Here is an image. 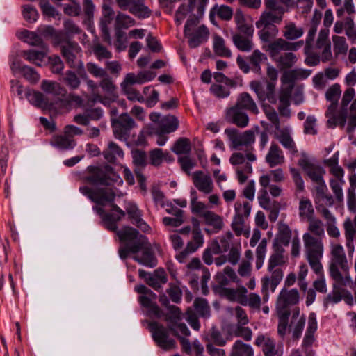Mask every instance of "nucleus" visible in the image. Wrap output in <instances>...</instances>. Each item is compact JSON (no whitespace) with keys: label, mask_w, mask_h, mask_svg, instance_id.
Listing matches in <instances>:
<instances>
[{"label":"nucleus","mask_w":356,"mask_h":356,"mask_svg":"<svg viewBox=\"0 0 356 356\" xmlns=\"http://www.w3.org/2000/svg\"><path fill=\"white\" fill-rule=\"evenodd\" d=\"M114 12L112 8L109 6H107L104 9V16L100 20V30L102 32V38L104 42L111 44V38L110 35L109 30H108V24H111L113 18Z\"/></svg>","instance_id":"393cba45"},{"label":"nucleus","mask_w":356,"mask_h":356,"mask_svg":"<svg viewBox=\"0 0 356 356\" xmlns=\"http://www.w3.org/2000/svg\"><path fill=\"white\" fill-rule=\"evenodd\" d=\"M267 59L266 55L258 49L254 50L251 55L247 57V60L251 65V70L258 74H261L262 73L261 63L267 60Z\"/></svg>","instance_id":"e433bc0d"},{"label":"nucleus","mask_w":356,"mask_h":356,"mask_svg":"<svg viewBox=\"0 0 356 356\" xmlns=\"http://www.w3.org/2000/svg\"><path fill=\"white\" fill-rule=\"evenodd\" d=\"M345 230V237L346 240V246L350 249L351 252L354 251L353 241L356 237V214L354 219L347 218L343 222Z\"/></svg>","instance_id":"2f4dec72"},{"label":"nucleus","mask_w":356,"mask_h":356,"mask_svg":"<svg viewBox=\"0 0 356 356\" xmlns=\"http://www.w3.org/2000/svg\"><path fill=\"white\" fill-rule=\"evenodd\" d=\"M260 29L258 32L259 37L263 42H270L274 39L277 33L278 29L277 26H266L262 25L261 27H257Z\"/></svg>","instance_id":"de8ad7c7"},{"label":"nucleus","mask_w":356,"mask_h":356,"mask_svg":"<svg viewBox=\"0 0 356 356\" xmlns=\"http://www.w3.org/2000/svg\"><path fill=\"white\" fill-rule=\"evenodd\" d=\"M308 231L302 236L304 253L311 268L316 274L323 273V258L324 245L322 238L325 236L323 222L316 218L307 220Z\"/></svg>","instance_id":"f257e3e1"},{"label":"nucleus","mask_w":356,"mask_h":356,"mask_svg":"<svg viewBox=\"0 0 356 356\" xmlns=\"http://www.w3.org/2000/svg\"><path fill=\"white\" fill-rule=\"evenodd\" d=\"M129 12L138 18H147L151 15V10L144 4V0H134Z\"/></svg>","instance_id":"37998d69"},{"label":"nucleus","mask_w":356,"mask_h":356,"mask_svg":"<svg viewBox=\"0 0 356 356\" xmlns=\"http://www.w3.org/2000/svg\"><path fill=\"white\" fill-rule=\"evenodd\" d=\"M29 101L37 107L42 108H51L54 103L49 102L48 98L42 92L32 91L27 92Z\"/></svg>","instance_id":"72a5a7b5"},{"label":"nucleus","mask_w":356,"mask_h":356,"mask_svg":"<svg viewBox=\"0 0 356 356\" xmlns=\"http://www.w3.org/2000/svg\"><path fill=\"white\" fill-rule=\"evenodd\" d=\"M291 238V231L286 225H282L279 228V232L274 241L281 246H288Z\"/></svg>","instance_id":"3c124183"},{"label":"nucleus","mask_w":356,"mask_h":356,"mask_svg":"<svg viewBox=\"0 0 356 356\" xmlns=\"http://www.w3.org/2000/svg\"><path fill=\"white\" fill-rule=\"evenodd\" d=\"M61 80L72 90L77 89L81 84L79 76L72 70H67L65 73L63 74Z\"/></svg>","instance_id":"864d4df0"},{"label":"nucleus","mask_w":356,"mask_h":356,"mask_svg":"<svg viewBox=\"0 0 356 356\" xmlns=\"http://www.w3.org/2000/svg\"><path fill=\"white\" fill-rule=\"evenodd\" d=\"M54 44L60 47L61 54L70 68L76 69L80 77L83 79L88 78L81 60H78V56L81 52V48L76 42L71 41L60 35H56Z\"/></svg>","instance_id":"7ed1b4c3"},{"label":"nucleus","mask_w":356,"mask_h":356,"mask_svg":"<svg viewBox=\"0 0 356 356\" xmlns=\"http://www.w3.org/2000/svg\"><path fill=\"white\" fill-rule=\"evenodd\" d=\"M117 235L123 243L118 250L122 259H127L129 253H138L140 248L145 244L143 235L131 227H123L117 232Z\"/></svg>","instance_id":"20e7f679"},{"label":"nucleus","mask_w":356,"mask_h":356,"mask_svg":"<svg viewBox=\"0 0 356 356\" xmlns=\"http://www.w3.org/2000/svg\"><path fill=\"white\" fill-rule=\"evenodd\" d=\"M204 218L205 224L214 228V231L220 232L222 229L224 223L222 218L213 211H206L201 214Z\"/></svg>","instance_id":"58836bf2"},{"label":"nucleus","mask_w":356,"mask_h":356,"mask_svg":"<svg viewBox=\"0 0 356 356\" xmlns=\"http://www.w3.org/2000/svg\"><path fill=\"white\" fill-rule=\"evenodd\" d=\"M143 238L145 244L140 248L141 253L135 254L133 259L140 264L147 267L154 268L157 265V259L147 237L143 235Z\"/></svg>","instance_id":"a211bd4d"},{"label":"nucleus","mask_w":356,"mask_h":356,"mask_svg":"<svg viewBox=\"0 0 356 356\" xmlns=\"http://www.w3.org/2000/svg\"><path fill=\"white\" fill-rule=\"evenodd\" d=\"M234 106L241 110L244 109L250 111L254 114H257L259 113V109L255 102L248 92L241 93L238 95Z\"/></svg>","instance_id":"c85d7f7f"},{"label":"nucleus","mask_w":356,"mask_h":356,"mask_svg":"<svg viewBox=\"0 0 356 356\" xmlns=\"http://www.w3.org/2000/svg\"><path fill=\"white\" fill-rule=\"evenodd\" d=\"M134 120L127 113L120 115L118 119L112 120L113 133L117 138L126 139L130 130L135 127Z\"/></svg>","instance_id":"dca6fc26"},{"label":"nucleus","mask_w":356,"mask_h":356,"mask_svg":"<svg viewBox=\"0 0 356 356\" xmlns=\"http://www.w3.org/2000/svg\"><path fill=\"white\" fill-rule=\"evenodd\" d=\"M272 81H252L250 83V88L257 94L260 102L268 100L271 104L277 102L275 86Z\"/></svg>","instance_id":"f8f14e48"},{"label":"nucleus","mask_w":356,"mask_h":356,"mask_svg":"<svg viewBox=\"0 0 356 356\" xmlns=\"http://www.w3.org/2000/svg\"><path fill=\"white\" fill-rule=\"evenodd\" d=\"M254 351L252 346L243 343L241 340H236L233 344L230 356H253Z\"/></svg>","instance_id":"a18cd8bd"},{"label":"nucleus","mask_w":356,"mask_h":356,"mask_svg":"<svg viewBox=\"0 0 356 356\" xmlns=\"http://www.w3.org/2000/svg\"><path fill=\"white\" fill-rule=\"evenodd\" d=\"M282 33L284 38L290 42L301 38L304 34V29L297 26L295 22L286 21Z\"/></svg>","instance_id":"a878e982"},{"label":"nucleus","mask_w":356,"mask_h":356,"mask_svg":"<svg viewBox=\"0 0 356 356\" xmlns=\"http://www.w3.org/2000/svg\"><path fill=\"white\" fill-rule=\"evenodd\" d=\"M50 143L53 147L65 151L73 149L76 145V140L71 138L65 131L61 134L54 136Z\"/></svg>","instance_id":"5701e85b"},{"label":"nucleus","mask_w":356,"mask_h":356,"mask_svg":"<svg viewBox=\"0 0 356 356\" xmlns=\"http://www.w3.org/2000/svg\"><path fill=\"white\" fill-rule=\"evenodd\" d=\"M274 252L271 254L269 261L268 269L272 271L275 267L282 266L285 264L286 259L283 254L284 249L280 244L273 243Z\"/></svg>","instance_id":"7c9ffc66"},{"label":"nucleus","mask_w":356,"mask_h":356,"mask_svg":"<svg viewBox=\"0 0 356 356\" xmlns=\"http://www.w3.org/2000/svg\"><path fill=\"white\" fill-rule=\"evenodd\" d=\"M135 24L136 21L132 17L119 13L115 17V29H128Z\"/></svg>","instance_id":"052dcab7"},{"label":"nucleus","mask_w":356,"mask_h":356,"mask_svg":"<svg viewBox=\"0 0 356 356\" xmlns=\"http://www.w3.org/2000/svg\"><path fill=\"white\" fill-rule=\"evenodd\" d=\"M135 291L141 294L138 297V301L140 305L149 309V314H152L156 318H161L163 313L159 306L154 302L156 295L145 285H138L135 286Z\"/></svg>","instance_id":"1a4fd4ad"},{"label":"nucleus","mask_w":356,"mask_h":356,"mask_svg":"<svg viewBox=\"0 0 356 356\" xmlns=\"http://www.w3.org/2000/svg\"><path fill=\"white\" fill-rule=\"evenodd\" d=\"M124 216H121L120 213H107L104 216V226L108 230L115 232L117 233L118 230L116 222L120 221Z\"/></svg>","instance_id":"680f3d73"},{"label":"nucleus","mask_w":356,"mask_h":356,"mask_svg":"<svg viewBox=\"0 0 356 356\" xmlns=\"http://www.w3.org/2000/svg\"><path fill=\"white\" fill-rule=\"evenodd\" d=\"M122 91L126 95L127 99L130 101H138L144 102L145 98L138 90L134 88L131 86H121Z\"/></svg>","instance_id":"774afa93"},{"label":"nucleus","mask_w":356,"mask_h":356,"mask_svg":"<svg viewBox=\"0 0 356 356\" xmlns=\"http://www.w3.org/2000/svg\"><path fill=\"white\" fill-rule=\"evenodd\" d=\"M298 164L312 181L316 184V186L325 185L323 178L324 170L321 166L312 163L305 153L302 154V158L298 161Z\"/></svg>","instance_id":"ddd939ff"},{"label":"nucleus","mask_w":356,"mask_h":356,"mask_svg":"<svg viewBox=\"0 0 356 356\" xmlns=\"http://www.w3.org/2000/svg\"><path fill=\"white\" fill-rule=\"evenodd\" d=\"M347 112L346 110L341 109L340 112L334 115L327 120V126L333 128L336 126L343 127L346 122Z\"/></svg>","instance_id":"13d9d810"},{"label":"nucleus","mask_w":356,"mask_h":356,"mask_svg":"<svg viewBox=\"0 0 356 356\" xmlns=\"http://www.w3.org/2000/svg\"><path fill=\"white\" fill-rule=\"evenodd\" d=\"M196 0H189V4L187 7L185 4H181L175 13V21L178 25H180L185 19L188 13L191 12L195 8Z\"/></svg>","instance_id":"4d7b16f0"},{"label":"nucleus","mask_w":356,"mask_h":356,"mask_svg":"<svg viewBox=\"0 0 356 356\" xmlns=\"http://www.w3.org/2000/svg\"><path fill=\"white\" fill-rule=\"evenodd\" d=\"M236 214L234 218H240V220H243L250 216L251 211V205L248 202L243 203L237 201L234 205Z\"/></svg>","instance_id":"e2e57ef3"},{"label":"nucleus","mask_w":356,"mask_h":356,"mask_svg":"<svg viewBox=\"0 0 356 356\" xmlns=\"http://www.w3.org/2000/svg\"><path fill=\"white\" fill-rule=\"evenodd\" d=\"M19 38L31 46L38 47L43 50H47V46L42 38L35 32L24 30L21 32Z\"/></svg>","instance_id":"f704fd0d"},{"label":"nucleus","mask_w":356,"mask_h":356,"mask_svg":"<svg viewBox=\"0 0 356 356\" xmlns=\"http://www.w3.org/2000/svg\"><path fill=\"white\" fill-rule=\"evenodd\" d=\"M86 69L87 72L95 78L102 79L108 74L107 70L105 68H102L92 62L87 63Z\"/></svg>","instance_id":"338daca9"},{"label":"nucleus","mask_w":356,"mask_h":356,"mask_svg":"<svg viewBox=\"0 0 356 356\" xmlns=\"http://www.w3.org/2000/svg\"><path fill=\"white\" fill-rule=\"evenodd\" d=\"M199 23V19L193 16L187 19L184 29V36L188 38V45L195 48L206 42L209 35V29L204 25L195 28Z\"/></svg>","instance_id":"39448f33"},{"label":"nucleus","mask_w":356,"mask_h":356,"mask_svg":"<svg viewBox=\"0 0 356 356\" xmlns=\"http://www.w3.org/2000/svg\"><path fill=\"white\" fill-rule=\"evenodd\" d=\"M276 62L280 70H286L291 68L297 62L298 58L295 54L286 52L273 59Z\"/></svg>","instance_id":"c9c22d12"},{"label":"nucleus","mask_w":356,"mask_h":356,"mask_svg":"<svg viewBox=\"0 0 356 356\" xmlns=\"http://www.w3.org/2000/svg\"><path fill=\"white\" fill-rule=\"evenodd\" d=\"M299 216L301 219L309 220L314 217V209L312 202L306 197H302L299 202Z\"/></svg>","instance_id":"49530a36"},{"label":"nucleus","mask_w":356,"mask_h":356,"mask_svg":"<svg viewBox=\"0 0 356 356\" xmlns=\"http://www.w3.org/2000/svg\"><path fill=\"white\" fill-rule=\"evenodd\" d=\"M113 169L110 165H106L104 168L96 166H88L86 174L83 176L84 183L92 185L108 186L115 181Z\"/></svg>","instance_id":"423d86ee"},{"label":"nucleus","mask_w":356,"mask_h":356,"mask_svg":"<svg viewBox=\"0 0 356 356\" xmlns=\"http://www.w3.org/2000/svg\"><path fill=\"white\" fill-rule=\"evenodd\" d=\"M103 156L109 163H115L117 159H122L124 156L123 150L114 142H110L108 148L104 150Z\"/></svg>","instance_id":"ea45409f"},{"label":"nucleus","mask_w":356,"mask_h":356,"mask_svg":"<svg viewBox=\"0 0 356 356\" xmlns=\"http://www.w3.org/2000/svg\"><path fill=\"white\" fill-rule=\"evenodd\" d=\"M213 50L218 56L221 57L229 58L232 56L231 51L225 46L224 39L218 35L214 38Z\"/></svg>","instance_id":"8fccbe9b"},{"label":"nucleus","mask_w":356,"mask_h":356,"mask_svg":"<svg viewBox=\"0 0 356 356\" xmlns=\"http://www.w3.org/2000/svg\"><path fill=\"white\" fill-rule=\"evenodd\" d=\"M258 197L259 205L265 210L273 212L280 209V204L277 201H271L266 189H261Z\"/></svg>","instance_id":"4c0bfd02"},{"label":"nucleus","mask_w":356,"mask_h":356,"mask_svg":"<svg viewBox=\"0 0 356 356\" xmlns=\"http://www.w3.org/2000/svg\"><path fill=\"white\" fill-rule=\"evenodd\" d=\"M243 305H248L251 309L259 311L261 308V299L255 293H250L245 300H241Z\"/></svg>","instance_id":"69168bd1"},{"label":"nucleus","mask_w":356,"mask_h":356,"mask_svg":"<svg viewBox=\"0 0 356 356\" xmlns=\"http://www.w3.org/2000/svg\"><path fill=\"white\" fill-rule=\"evenodd\" d=\"M193 306L195 312L200 316L207 318L210 315V307L208 302L202 298H197L195 299Z\"/></svg>","instance_id":"6e6d98bb"},{"label":"nucleus","mask_w":356,"mask_h":356,"mask_svg":"<svg viewBox=\"0 0 356 356\" xmlns=\"http://www.w3.org/2000/svg\"><path fill=\"white\" fill-rule=\"evenodd\" d=\"M329 32L328 29H321L319 32L316 45L318 49L324 48L323 53H326L327 50H328L330 54V41L328 39Z\"/></svg>","instance_id":"bf43d9fd"},{"label":"nucleus","mask_w":356,"mask_h":356,"mask_svg":"<svg viewBox=\"0 0 356 356\" xmlns=\"http://www.w3.org/2000/svg\"><path fill=\"white\" fill-rule=\"evenodd\" d=\"M265 160L270 168H274L284 163V155L277 144L275 143H271Z\"/></svg>","instance_id":"b1692460"},{"label":"nucleus","mask_w":356,"mask_h":356,"mask_svg":"<svg viewBox=\"0 0 356 356\" xmlns=\"http://www.w3.org/2000/svg\"><path fill=\"white\" fill-rule=\"evenodd\" d=\"M225 134L231 143V147L234 149H241L242 147L248 150H253L252 145L255 142V135L252 130L240 132L235 128H227Z\"/></svg>","instance_id":"6e6552de"},{"label":"nucleus","mask_w":356,"mask_h":356,"mask_svg":"<svg viewBox=\"0 0 356 356\" xmlns=\"http://www.w3.org/2000/svg\"><path fill=\"white\" fill-rule=\"evenodd\" d=\"M138 275L156 291L161 289L162 285L168 282L167 274L163 268H157L152 273L139 269Z\"/></svg>","instance_id":"f3484780"},{"label":"nucleus","mask_w":356,"mask_h":356,"mask_svg":"<svg viewBox=\"0 0 356 356\" xmlns=\"http://www.w3.org/2000/svg\"><path fill=\"white\" fill-rule=\"evenodd\" d=\"M304 44L303 40L295 42H289L284 38H277L267 45L264 46V49L268 52L270 57L275 59L279 56L282 51H297Z\"/></svg>","instance_id":"9b49d317"},{"label":"nucleus","mask_w":356,"mask_h":356,"mask_svg":"<svg viewBox=\"0 0 356 356\" xmlns=\"http://www.w3.org/2000/svg\"><path fill=\"white\" fill-rule=\"evenodd\" d=\"M207 343H211L218 346H224L227 343L225 339L222 332L216 327H212L207 332L204 337Z\"/></svg>","instance_id":"79ce46f5"},{"label":"nucleus","mask_w":356,"mask_h":356,"mask_svg":"<svg viewBox=\"0 0 356 356\" xmlns=\"http://www.w3.org/2000/svg\"><path fill=\"white\" fill-rule=\"evenodd\" d=\"M194 186L201 192L209 194L213 191V181L210 175L204 174L201 170L194 172L192 175Z\"/></svg>","instance_id":"412c9836"},{"label":"nucleus","mask_w":356,"mask_h":356,"mask_svg":"<svg viewBox=\"0 0 356 356\" xmlns=\"http://www.w3.org/2000/svg\"><path fill=\"white\" fill-rule=\"evenodd\" d=\"M148 329L152 334V339L156 345L164 350H170L176 347V341L170 337L169 325L165 327L163 325L151 321L148 323Z\"/></svg>","instance_id":"0eeeda50"},{"label":"nucleus","mask_w":356,"mask_h":356,"mask_svg":"<svg viewBox=\"0 0 356 356\" xmlns=\"http://www.w3.org/2000/svg\"><path fill=\"white\" fill-rule=\"evenodd\" d=\"M283 15L266 9L260 16L259 19L256 22L257 27H261L262 25L276 26L282 21Z\"/></svg>","instance_id":"c756f323"},{"label":"nucleus","mask_w":356,"mask_h":356,"mask_svg":"<svg viewBox=\"0 0 356 356\" xmlns=\"http://www.w3.org/2000/svg\"><path fill=\"white\" fill-rule=\"evenodd\" d=\"M225 120L227 122L234 124L241 128L247 127L249 122L247 113L235 106L226 110Z\"/></svg>","instance_id":"aec40b11"},{"label":"nucleus","mask_w":356,"mask_h":356,"mask_svg":"<svg viewBox=\"0 0 356 356\" xmlns=\"http://www.w3.org/2000/svg\"><path fill=\"white\" fill-rule=\"evenodd\" d=\"M343 285L337 284L336 282L333 284L332 291L327 296L324 300L325 306H327L329 303H337L342 300L343 295Z\"/></svg>","instance_id":"603ef678"},{"label":"nucleus","mask_w":356,"mask_h":356,"mask_svg":"<svg viewBox=\"0 0 356 356\" xmlns=\"http://www.w3.org/2000/svg\"><path fill=\"white\" fill-rule=\"evenodd\" d=\"M126 211L133 223L140 229H145L147 225L141 218V211L135 204L129 203L126 207Z\"/></svg>","instance_id":"c03bdc74"},{"label":"nucleus","mask_w":356,"mask_h":356,"mask_svg":"<svg viewBox=\"0 0 356 356\" xmlns=\"http://www.w3.org/2000/svg\"><path fill=\"white\" fill-rule=\"evenodd\" d=\"M349 270L347 257L342 245H333L330 252V261L329 264V273L332 279L337 284L347 286L350 282V276L346 274Z\"/></svg>","instance_id":"f03ea898"},{"label":"nucleus","mask_w":356,"mask_h":356,"mask_svg":"<svg viewBox=\"0 0 356 356\" xmlns=\"http://www.w3.org/2000/svg\"><path fill=\"white\" fill-rule=\"evenodd\" d=\"M99 86L104 92L111 97L113 101L116 100L118 97L117 91L118 88L108 74L100 80Z\"/></svg>","instance_id":"a19ab883"},{"label":"nucleus","mask_w":356,"mask_h":356,"mask_svg":"<svg viewBox=\"0 0 356 356\" xmlns=\"http://www.w3.org/2000/svg\"><path fill=\"white\" fill-rule=\"evenodd\" d=\"M172 150L176 154H188L191 150L190 140L186 138H180L175 143Z\"/></svg>","instance_id":"5fc2aeb1"},{"label":"nucleus","mask_w":356,"mask_h":356,"mask_svg":"<svg viewBox=\"0 0 356 356\" xmlns=\"http://www.w3.org/2000/svg\"><path fill=\"white\" fill-rule=\"evenodd\" d=\"M41 89L46 93L58 97V101L55 104H58L59 98H63L67 95L65 88L56 81L43 80L41 83Z\"/></svg>","instance_id":"cd10ccee"},{"label":"nucleus","mask_w":356,"mask_h":356,"mask_svg":"<svg viewBox=\"0 0 356 356\" xmlns=\"http://www.w3.org/2000/svg\"><path fill=\"white\" fill-rule=\"evenodd\" d=\"M234 45L241 51L248 52L253 48V42L250 37L235 34L232 37Z\"/></svg>","instance_id":"09e8293b"},{"label":"nucleus","mask_w":356,"mask_h":356,"mask_svg":"<svg viewBox=\"0 0 356 356\" xmlns=\"http://www.w3.org/2000/svg\"><path fill=\"white\" fill-rule=\"evenodd\" d=\"M168 309L169 313L165 314V318L166 321L170 322L169 325H175L177 330H179L183 336H189L191 333L186 324L177 323L178 321L181 319V313L179 307L172 305Z\"/></svg>","instance_id":"4be33fe9"},{"label":"nucleus","mask_w":356,"mask_h":356,"mask_svg":"<svg viewBox=\"0 0 356 356\" xmlns=\"http://www.w3.org/2000/svg\"><path fill=\"white\" fill-rule=\"evenodd\" d=\"M315 189V203L318 211H320L321 208L330 207L334 204L332 195L326 193V185L316 186Z\"/></svg>","instance_id":"bb28decb"},{"label":"nucleus","mask_w":356,"mask_h":356,"mask_svg":"<svg viewBox=\"0 0 356 356\" xmlns=\"http://www.w3.org/2000/svg\"><path fill=\"white\" fill-rule=\"evenodd\" d=\"M179 127V120L175 116L168 115L163 117L156 129L159 130L160 134H170L177 129Z\"/></svg>","instance_id":"473e14b6"},{"label":"nucleus","mask_w":356,"mask_h":356,"mask_svg":"<svg viewBox=\"0 0 356 356\" xmlns=\"http://www.w3.org/2000/svg\"><path fill=\"white\" fill-rule=\"evenodd\" d=\"M191 234V239L187 243L186 248L176 257L179 262H183L190 254L196 252L204 245V236L198 226L193 227Z\"/></svg>","instance_id":"2eb2a0df"},{"label":"nucleus","mask_w":356,"mask_h":356,"mask_svg":"<svg viewBox=\"0 0 356 356\" xmlns=\"http://www.w3.org/2000/svg\"><path fill=\"white\" fill-rule=\"evenodd\" d=\"M254 344L261 347L265 356H282V350L276 346L275 341L273 339L264 334H259L255 339Z\"/></svg>","instance_id":"6ab92c4d"},{"label":"nucleus","mask_w":356,"mask_h":356,"mask_svg":"<svg viewBox=\"0 0 356 356\" xmlns=\"http://www.w3.org/2000/svg\"><path fill=\"white\" fill-rule=\"evenodd\" d=\"M79 191L87 196L92 202L105 206L108 202H113L115 197V194L111 188H99L92 189L87 186H81Z\"/></svg>","instance_id":"9d476101"},{"label":"nucleus","mask_w":356,"mask_h":356,"mask_svg":"<svg viewBox=\"0 0 356 356\" xmlns=\"http://www.w3.org/2000/svg\"><path fill=\"white\" fill-rule=\"evenodd\" d=\"M263 110L266 118L272 123L275 128L276 129H280V122L278 115L275 108L268 104H264L263 106Z\"/></svg>","instance_id":"0e129e2a"},{"label":"nucleus","mask_w":356,"mask_h":356,"mask_svg":"<svg viewBox=\"0 0 356 356\" xmlns=\"http://www.w3.org/2000/svg\"><path fill=\"white\" fill-rule=\"evenodd\" d=\"M299 301V293L297 289H282L276 301V312L290 313L289 307Z\"/></svg>","instance_id":"4468645a"}]
</instances>
